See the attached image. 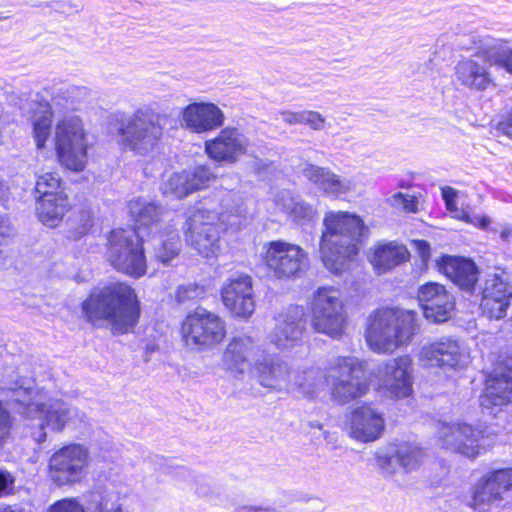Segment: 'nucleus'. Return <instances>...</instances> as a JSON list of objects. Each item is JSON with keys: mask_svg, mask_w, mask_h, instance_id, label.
Segmentation results:
<instances>
[{"mask_svg": "<svg viewBox=\"0 0 512 512\" xmlns=\"http://www.w3.org/2000/svg\"><path fill=\"white\" fill-rule=\"evenodd\" d=\"M260 355V347L252 337L235 336L223 352L221 367L233 377L240 378L251 366V360L255 362Z\"/></svg>", "mask_w": 512, "mask_h": 512, "instance_id": "obj_23", "label": "nucleus"}, {"mask_svg": "<svg viewBox=\"0 0 512 512\" xmlns=\"http://www.w3.org/2000/svg\"><path fill=\"white\" fill-rule=\"evenodd\" d=\"M412 361L404 355L389 359L379 369L380 388L393 399L406 398L412 393Z\"/></svg>", "mask_w": 512, "mask_h": 512, "instance_id": "obj_18", "label": "nucleus"}, {"mask_svg": "<svg viewBox=\"0 0 512 512\" xmlns=\"http://www.w3.org/2000/svg\"><path fill=\"white\" fill-rule=\"evenodd\" d=\"M417 313L403 308L383 307L367 318L365 340L379 354H389L408 345L417 333Z\"/></svg>", "mask_w": 512, "mask_h": 512, "instance_id": "obj_6", "label": "nucleus"}, {"mask_svg": "<svg viewBox=\"0 0 512 512\" xmlns=\"http://www.w3.org/2000/svg\"><path fill=\"white\" fill-rule=\"evenodd\" d=\"M70 209L66 194H58L46 198H37L36 215L47 227H57L63 220L64 215Z\"/></svg>", "mask_w": 512, "mask_h": 512, "instance_id": "obj_36", "label": "nucleus"}, {"mask_svg": "<svg viewBox=\"0 0 512 512\" xmlns=\"http://www.w3.org/2000/svg\"><path fill=\"white\" fill-rule=\"evenodd\" d=\"M274 201L296 223L304 225L312 222L316 217V209L289 190L278 192Z\"/></svg>", "mask_w": 512, "mask_h": 512, "instance_id": "obj_34", "label": "nucleus"}, {"mask_svg": "<svg viewBox=\"0 0 512 512\" xmlns=\"http://www.w3.org/2000/svg\"><path fill=\"white\" fill-rule=\"evenodd\" d=\"M246 214L241 195L218 190L189 212L183 226L185 240L200 255L216 257L221 250V234L228 227H239Z\"/></svg>", "mask_w": 512, "mask_h": 512, "instance_id": "obj_1", "label": "nucleus"}, {"mask_svg": "<svg viewBox=\"0 0 512 512\" xmlns=\"http://www.w3.org/2000/svg\"><path fill=\"white\" fill-rule=\"evenodd\" d=\"M438 443L441 447L460 453L468 458H476L484 448L482 431L467 423L448 424L439 422Z\"/></svg>", "mask_w": 512, "mask_h": 512, "instance_id": "obj_16", "label": "nucleus"}, {"mask_svg": "<svg viewBox=\"0 0 512 512\" xmlns=\"http://www.w3.org/2000/svg\"><path fill=\"white\" fill-rule=\"evenodd\" d=\"M9 398L13 409L29 420H37L38 427L31 433L37 443H43L47 434L45 428L61 431L66 425L82 421L83 415L61 399L55 398L45 386H39L35 379L20 377L9 387Z\"/></svg>", "mask_w": 512, "mask_h": 512, "instance_id": "obj_2", "label": "nucleus"}, {"mask_svg": "<svg viewBox=\"0 0 512 512\" xmlns=\"http://www.w3.org/2000/svg\"><path fill=\"white\" fill-rule=\"evenodd\" d=\"M205 295V288L196 283H188L180 285L176 291V298L179 303L188 300L202 298Z\"/></svg>", "mask_w": 512, "mask_h": 512, "instance_id": "obj_45", "label": "nucleus"}, {"mask_svg": "<svg viewBox=\"0 0 512 512\" xmlns=\"http://www.w3.org/2000/svg\"><path fill=\"white\" fill-rule=\"evenodd\" d=\"M40 109L33 116V139L38 150L46 147L51 137L53 110L48 104L39 105Z\"/></svg>", "mask_w": 512, "mask_h": 512, "instance_id": "obj_38", "label": "nucleus"}, {"mask_svg": "<svg viewBox=\"0 0 512 512\" xmlns=\"http://www.w3.org/2000/svg\"><path fill=\"white\" fill-rule=\"evenodd\" d=\"M511 301L512 285L505 273L488 274L482 289V313L490 319H503L507 315Z\"/></svg>", "mask_w": 512, "mask_h": 512, "instance_id": "obj_19", "label": "nucleus"}, {"mask_svg": "<svg viewBox=\"0 0 512 512\" xmlns=\"http://www.w3.org/2000/svg\"><path fill=\"white\" fill-rule=\"evenodd\" d=\"M262 260L273 278L289 280L305 270L308 254L297 244L275 240L263 245Z\"/></svg>", "mask_w": 512, "mask_h": 512, "instance_id": "obj_12", "label": "nucleus"}, {"mask_svg": "<svg viewBox=\"0 0 512 512\" xmlns=\"http://www.w3.org/2000/svg\"><path fill=\"white\" fill-rule=\"evenodd\" d=\"M512 489V468L484 474L471 487L468 505L477 512H488L498 507L505 494Z\"/></svg>", "mask_w": 512, "mask_h": 512, "instance_id": "obj_14", "label": "nucleus"}, {"mask_svg": "<svg viewBox=\"0 0 512 512\" xmlns=\"http://www.w3.org/2000/svg\"><path fill=\"white\" fill-rule=\"evenodd\" d=\"M455 217L458 219H461L467 223H470L476 227H479L481 229H487L489 224L491 223V220L489 217L485 215H470L466 211H459V213L455 214Z\"/></svg>", "mask_w": 512, "mask_h": 512, "instance_id": "obj_48", "label": "nucleus"}, {"mask_svg": "<svg viewBox=\"0 0 512 512\" xmlns=\"http://www.w3.org/2000/svg\"><path fill=\"white\" fill-rule=\"evenodd\" d=\"M214 178L215 175L208 166L199 165L171 174L163 183L162 191L165 196L181 199L208 187Z\"/></svg>", "mask_w": 512, "mask_h": 512, "instance_id": "obj_25", "label": "nucleus"}, {"mask_svg": "<svg viewBox=\"0 0 512 512\" xmlns=\"http://www.w3.org/2000/svg\"><path fill=\"white\" fill-rule=\"evenodd\" d=\"M0 512H26L25 509L18 505H1Z\"/></svg>", "mask_w": 512, "mask_h": 512, "instance_id": "obj_57", "label": "nucleus"}, {"mask_svg": "<svg viewBox=\"0 0 512 512\" xmlns=\"http://www.w3.org/2000/svg\"><path fill=\"white\" fill-rule=\"evenodd\" d=\"M325 118L317 111L303 110V123L313 130H322L325 127Z\"/></svg>", "mask_w": 512, "mask_h": 512, "instance_id": "obj_47", "label": "nucleus"}, {"mask_svg": "<svg viewBox=\"0 0 512 512\" xmlns=\"http://www.w3.org/2000/svg\"><path fill=\"white\" fill-rule=\"evenodd\" d=\"M252 375L263 387L275 391H291L293 369L275 355L261 354L252 365Z\"/></svg>", "mask_w": 512, "mask_h": 512, "instance_id": "obj_21", "label": "nucleus"}, {"mask_svg": "<svg viewBox=\"0 0 512 512\" xmlns=\"http://www.w3.org/2000/svg\"><path fill=\"white\" fill-rule=\"evenodd\" d=\"M368 233L360 216L345 211L326 212L319 242L324 267L334 275L350 270Z\"/></svg>", "mask_w": 512, "mask_h": 512, "instance_id": "obj_4", "label": "nucleus"}, {"mask_svg": "<svg viewBox=\"0 0 512 512\" xmlns=\"http://www.w3.org/2000/svg\"><path fill=\"white\" fill-rule=\"evenodd\" d=\"M278 114L280 115L281 119L289 125L303 123V110L297 111V112L283 110V111H280Z\"/></svg>", "mask_w": 512, "mask_h": 512, "instance_id": "obj_52", "label": "nucleus"}, {"mask_svg": "<svg viewBox=\"0 0 512 512\" xmlns=\"http://www.w3.org/2000/svg\"><path fill=\"white\" fill-rule=\"evenodd\" d=\"M235 512H277V510L272 507L243 505V506L237 507L235 509Z\"/></svg>", "mask_w": 512, "mask_h": 512, "instance_id": "obj_56", "label": "nucleus"}, {"mask_svg": "<svg viewBox=\"0 0 512 512\" xmlns=\"http://www.w3.org/2000/svg\"><path fill=\"white\" fill-rule=\"evenodd\" d=\"M328 383L333 399L341 404L361 397L369 390L363 364L352 356H337L329 360L325 372L319 367L293 370L291 391L313 397Z\"/></svg>", "mask_w": 512, "mask_h": 512, "instance_id": "obj_3", "label": "nucleus"}, {"mask_svg": "<svg viewBox=\"0 0 512 512\" xmlns=\"http://www.w3.org/2000/svg\"><path fill=\"white\" fill-rule=\"evenodd\" d=\"M180 249V238L175 231L168 233L165 238L161 235L154 239V256L163 264H168L174 259Z\"/></svg>", "mask_w": 512, "mask_h": 512, "instance_id": "obj_41", "label": "nucleus"}, {"mask_svg": "<svg viewBox=\"0 0 512 512\" xmlns=\"http://www.w3.org/2000/svg\"><path fill=\"white\" fill-rule=\"evenodd\" d=\"M88 465L89 451L85 446L66 445L49 458L48 477L56 486H72L85 478Z\"/></svg>", "mask_w": 512, "mask_h": 512, "instance_id": "obj_13", "label": "nucleus"}, {"mask_svg": "<svg viewBox=\"0 0 512 512\" xmlns=\"http://www.w3.org/2000/svg\"><path fill=\"white\" fill-rule=\"evenodd\" d=\"M108 259L119 272L133 278L146 274L143 238L132 229H115L108 237Z\"/></svg>", "mask_w": 512, "mask_h": 512, "instance_id": "obj_10", "label": "nucleus"}, {"mask_svg": "<svg viewBox=\"0 0 512 512\" xmlns=\"http://www.w3.org/2000/svg\"><path fill=\"white\" fill-rule=\"evenodd\" d=\"M419 361L425 367L460 369L470 361L467 347L451 337H442L422 345Z\"/></svg>", "mask_w": 512, "mask_h": 512, "instance_id": "obj_15", "label": "nucleus"}, {"mask_svg": "<svg viewBox=\"0 0 512 512\" xmlns=\"http://www.w3.org/2000/svg\"><path fill=\"white\" fill-rule=\"evenodd\" d=\"M310 324L317 333L340 338L346 329L348 314L342 291L334 286H320L313 293L310 305Z\"/></svg>", "mask_w": 512, "mask_h": 512, "instance_id": "obj_8", "label": "nucleus"}, {"mask_svg": "<svg viewBox=\"0 0 512 512\" xmlns=\"http://www.w3.org/2000/svg\"><path fill=\"white\" fill-rule=\"evenodd\" d=\"M442 197H443L446 207L449 211H451V212L454 211L455 214L459 213V211L456 207V203H455L456 191L453 188H451V187L443 188L442 189Z\"/></svg>", "mask_w": 512, "mask_h": 512, "instance_id": "obj_53", "label": "nucleus"}, {"mask_svg": "<svg viewBox=\"0 0 512 512\" xmlns=\"http://www.w3.org/2000/svg\"><path fill=\"white\" fill-rule=\"evenodd\" d=\"M89 90L70 84H62L55 88L52 95V103L60 109H75L76 105L87 98Z\"/></svg>", "mask_w": 512, "mask_h": 512, "instance_id": "obj_39", "label": "nucleus"}, {"mask_svg": "<svg viewBox=\"0 0 512 512\" xmlns=\"http://www.w3.org/2000/svg\"><path fill=\"white\" fill-rule=\"evenodd\" d=\"M305 312L301 306H290L275 318L276 324L269 334L270 342L279 350L296 346L305 329Z\"/></svg>", "mask_w": 512, "mask_h": 512, "instance_id": "obj_22", "label": "nucleus"}, {"mask_svg": "<svg viewBox=\"0 0 512 512\" xmlns=\"http://www.w3.org/2000/svg\"><path fill=\"white\" fill-rule=\"evenodd\" d=\"M418 301L423 315L433 322L446 321L454 309V299L446 288L435 282L422 285L418 290Z\"/></svg>", "mask_w": 512, "mask_h": 512, "instance_id": "obj_26", "label": "nucleus"}, {"mask_svg": "<svg viewBox=\"0 0 512 512\" xmlns=\"http://www.w3.org/2000/svg\"><path fill=\"white\" fill-rule=\"evenodd\" d=\"M182 337L186 346L195 350H209L223 341L225 322L215 313L198 308L182 323Z\"/></svg>", "mask_w": 512, "mask_h": 512, "instance_id": "obj_11", "label": "nucleus"}, {"mask_svg": "<svg viewBox=\"0 0 512 512\" xmlns=\"http://www.w3.org/2000/svg\"><path fill=\"white\" fill-rule=\"evenodd\" d=\"M477 56L483 58L491 66H497L512 74V48L501 40L485 37L477 47Z\"/></svg>", "mask_w": 512, "mask_h": 512, "instance_id": "obj_37", "label": "nucleus"}, {"mask_svg": "<svg viewBox=\"0 0 512 512\" xmlns=\"http://www.w3.org/2000/svg\"><path fill=\"white\" fill-rule=\"evenodd\" d=\"M249 144L248 137L238 128L226 127L205 142V152L216 162L233 164L247 153Z\"/></svg>", "mask_w": 512, "mask_h": 512, "instance_id": "obj_20", "label": "nucleus"}, {"mask_svg": "<svg viewBox=\"0 0 512 512\" xmlns=\"http://www.w3.org/2000/svg\"><path fill=\"white\" fill-rule=\"evenodd\" d=\"M96 502V490L91 491L85 505L77 498H64L49 506L47 512H92Z\"/></svg>", "mask_w": 512, "mask_h": 512, "instance_id": "obj_42", "label": "nucleus"}, {"mask_svg": "<svg viewBox=\"0 0 512 512\" xmlns=\"http://www.w3.org/2000/svg\"><path fill=\"white\" fill-rule=\"evenodd\" d=\"M195 492L199 497H202L208 501H214L216 499L215 489L208 481H201L197 483Z\"/></svg>", "mask_w": 512, "mask_h": 512, "instance_id": "obj_51", "label": "nucleus"}, {"mask_svg": "<svg viewBox=\"0 0 512 512\" xmlns=\"http://www.w3.org/2000/svg\"><path fill=\"white\" fill-rule=\"evenodd\" d=\"M350 436L360 442H372L380 438L385 428L382 412L371 405L355 407L349 419Z\"/></svg>", "mask_w": 512, "mask_h": 512, "instance_id": "obj_28", "label": "nucleus"}, {"mask_svg": "<svg viewBox=\"0 0 512 512\" xmlns=\"http://www.w3.org/2000/svg\"><path fill=\"white\" fill-rule=\"evenodd\" d=\"M393 206L402 208L405 212L414 213L417 211V200L414 196L396 193L390 198Z\"/></svg>", "mask_w": 512, "mask_h": 512, "instance_id": "obj_46", "label": "nucleus"}, {"mask_svg": "<svg viewBox=\"0 0 512 512\" xmlns=\"http://www.w3.org/2000/svg\"><path fill=\"white\" fill-rule=\"evenodd\" d=\"M425 458L424 450L414 442L402 441L391 444L385 453L377 455V463L383 473H395L394 463L405 472L417 470Z\"/></svg>", "mask_w": 512, "mask_h": 512, "instance_id": "obj_24", "label": "nucleus"}, {"mask_svg": "<svg viewBox=\"0 0 512 512\" xmlns=\"http://www.w3.org/2000/svg\"><path fill=\"white\" fill-rule=\"evenodd\" d=\"M92 213L89 210L83 209L79 212L78 216L72 220L71 228L67 232V238L70 240H78L86 235L92 227Z\"/></svg>", "mask_w": 512, "mask_h": 512, "instance_id": "obj_44", "label": "nucleus"}, {"mask_svg": "<svg viewBox=\"0 0 512 512\" xmlns=\"http://www.w3.org/2000/svg\"><path fill=\"white\" fill-rule=\"evenodd\" d=\"M54 147L61 166L81 172L88 163L89 133L76 114H66L55 126Z\"/></svg>", "mask_w": 512, "mask_h": 512, "instance_id": "obj_7", "label": "nucleus"}, {"mask_svg": "<svg viewBox=\"0 0 512 512\" xmlns=\"http://www.w3.org/2000/svg\"><path fill=\"white\" fill-rule=\"evenodd\" d=\"M127 207L135 222L133 230L141 236L158 231L159 223L166 214L162 206L141 197L129 201Z\"/></svg>", "mask_w": 512, "mask_h": 512, "instance_id": "obj_31", "label": "nucleus"}, {"mask_svg": "<svg viewBox=\"0 0 512 512\" xmlns=\"http://www.w3.org/2000/svg\"><path fill=\"white\" fill-rule=\"evenodd\" d=\"M88 322H107L115 333H127L138 323L140 303L134 289L126 283L114 282L95 289L82 303Z\"/></svg>", "mask_w": 512, "mask_h": 512, "instance_id": "obj_5", "label": "nucleus"}, {"mask_svg": "<svg viewBox=\"0 0 512 512\" xmlns=\"http://www.w3.org/2000/svg\"><path fill=\"white\" fill-rule=\"evenodd\" d=\"M500 237L505 242L510 241L512 239V226H505L500 233Z\"/></svg>", "mask_w": 512, "mask_h": 512, "instance_id": "obj_58", "label": "nucleus"}, {"mask_svg": "<svg viewBox=\"0 0 512 512\" xmlns=\"http://www.w3.org/2000/svg\"><path fill=\"white\" fill-rule=\"evenodd\" d=\"M408 258L409 252L405 246L390 242L377 246L370 256V262L378 274H383Z\"/></svg>", "mask_w": 512, "mask_h": 512, "instance_id": "obj_35", "label": "nucleus"}, {"mask_svg": "<svg viewBox=\"0 0 512 512\" xmlns=\"http://www.w3.org/2000/svg\"><path fill=\"white\" fill-rule=\"evenodd\" d=\"M118 134L123 149L146 155L157 146L162 137L160 114L148 105L139 107L121 125Z\"/></svg>", "mask_w": 512, "mask_h": 512, "instance_id": "obj_9", "label": "nucleus"}, {"mask_svg": "<svg viewBox=\"0 0 512 512\" xmlns=\"http://www.w3.org/2000/svg\"><path fill=\"white\" fill-rule=\"evenodd\" d=\"M455 76L461 85L477 91L486 90L493 83L488 69L473 58L459 61Z\"/></svg>", "mask_w": 512, "mask_h": 512, "instance_id": "obj_33", "label": "nucleus"}, {"mask_svg": "<svg viewBox=\"0 0 512 512\" xmlns=\"http://www.w3.org/2000/svg\"><path fill=\"white\" fill-rule=\"evenodd\" d=\"M183 125L198 134L221 128L225 122L224 112L212 102H194L182 111Z\"/></svg>", "mask_w": 512, "mask_h": 512, "instance_id": "obj_27", "label": "nucleus"}, {"mask_svg": "<svg viewBox=\"0 0 512 512\" xmlns=\"http://www.w3.org/2000/svg\"><path fill=\"white\" fill-rule=\"evenodd\" d=\"M92 512H133L126 504L125 498L114 489L96 490V502Z\"/></svg>", "mask_w": 512, "mask_h": 512, "instance_id": "obj_40", "label": "nucleus"}, {"mask_svg": "<svg viewBox=\"0 0 512 512\" xmlns=\"http://www.w3.org/2000/svg\"><path fill=\"white\" fill-rule=\"evenodd\" d=\"M10 427V413L0 401V442H2L9 435Z\"/></svg>", "mask_w": 512, "mask_h": 512, "instance_id": "obj_50", "label": "nucleus"}, {"mask_svg": "<svg viewBox=\"0 0 512 512\" xmlns=\"http://www.w3.org/2000/svg\"><path fill=\"white\" fill-rule=\"evenodd\" d=\"M35 190L39 194L38 198L47 199V197L65 194L59 175L51 172L44 173L37 177Z\"/></svg>", "mask_w": 512, "mask_h": 512, "instance_id": "obj_43", "label": "nucleus"}, {"mask_svg": "<svg viewBox=\"0 0 512 512\" xmlns=\"http://www.w3.org/2000/svg\"><path fill=\"white\" fill-rule=\"evenodd\" d=\"M15 477L8 471L0 469V497L14 492Z\"/></svg>", "mask_w": 512, "mask_h": 512, "instance_id": "obj_49", "label": "nucleus"}, {"mask_svg": "<svg viewBox=\"0 0 512 512\" xmlns=\"http://www.w3.org/2000/svg\"><path fill=\"white\" fill-rule=\"evenodd\" d=\"M438 269L461 289L471 291L478 281L476 264L464 257L444 255L437 261Z\"/></svg>", "mask_w": 512, "mask_h": 512, "instance_id": "obj_30", "label": "nucleus"}, {"mask_svg": "<svg viewBox=\"0 0 512 512\" xmlns=\"http://www.w3.org/2000/svg\"><path fill=\"white\" fill-rule=\"evenodd\" d=\"M224 306L238 317H250L255 309L252 278L244 273L230 275L222 285Z\"/></svg>", "mask_w": 512, "mask_h": 512, "instance_id": "obj_17", "label": "nucleus"}, {"mask_svg": "<svg viewBox=\"0 0 512 512\" xmlns=\"http://www.w3.org/2000/svg\"><path fill=\"white\" fill-rule=\"evenodd\" d=\"M512 402V368L498 367L487 378L480 405L484 408L503 406Z\"/></svg>", "mask_w": 512, "mask_h": 512, "instance_id": "obj_29", "label": "nucleus"}, {"mask_svg": "<svg viewBox=\"0 0 512 512\" xmlns=\"http://www.w3.org/2000/svg\"><path fill=\"white\" fill-rule=\"evenodd\" d=\"M302 172L307 180L327 196L338 197L352 187L351 180L335 174L326 167L308 164Z\"/></svg>", "mask_w": 512, "mask_h": 512, "instance_id": "obj_32", "label": "nucleus"}, {"mask_svg": "<svg viewBox=\"0 0 512 512\" xmlns=\"http://www.w3.org/2000/svg\"><path fill=\"white\" fill-rule=\"evenodd\" d=\"M53 8L61 13L71 14L74 12H79L81 7L77 3H72L71 1H56L53 5Z\"/></svg>", "mask_w": 512, "mask_h": 512, "instance_id": "obj_54", "label": "nucleus"}, {"mask_svg": "<svg viewBox=\"0 0 512 512\" xmlns=\"http://www.w3.org/2000/svg\"><path fill=\"white\" fill-rule=\"evenodd\" d=\"M414 246L417 248L419 255L423 261H426L430 255V247L426 241L415 240L413 241Z\"/></svg>", "mask_w": 512, "mask_h": 512, "instance_id": "obj_55", "label": "nucleus"}, {"mask_svg": "<svg viewBox=\"0 0 512 512\" xmlns=\"http://www.w3.org/2000/svg\"><path fill=\"white\" fill-rule=\"evenodd\" d=\"M8 186L7 184L0 178V202L4 201L8 195Z\"/></svg>", "mask_w": 512, "mask_h": 512, "instance_id": "obj_59", "label": "nucleus"}]
</instances>
